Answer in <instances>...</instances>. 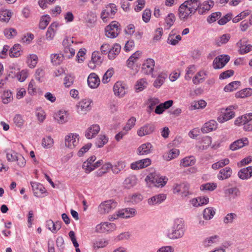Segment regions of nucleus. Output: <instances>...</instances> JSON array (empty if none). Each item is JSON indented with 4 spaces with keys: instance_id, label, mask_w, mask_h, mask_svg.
Segmentation results:
<instances>
[{
    "instance_id": "49",
    "label": "nucleus",
    "mask_w": 252,
    "mask_h": 252,
    "mask_svg": "<svg viewBox=\"0 0 252 252\" xmlns=\"http://www.w3.org/2000/svg\"><path fill=\"white\" fill-rule=\"evenodd\" d=\"M215 214V212L213 208H207L203 211V218L206 220H210L213 218Z\"/></svg>"
},
{
    "instance_id": "11",
    "label": "nucleus",
    "mask_w": 252,
    "mask_h": 252,
    "mask_svg": "<svg viewBox=\"0 0 252 252\" xmlns=\"http://www.w3.org/2000/svg\"><path fill=\"white\" fill-rule=\"evenodd\" d=\"M116 228L115 224L114 223L104 222L97 224L95 227L97 232L103 233L105 232L112 231Z\"/></svg>"
},
{
    "instance_id": "10",
    "label": "nucleus",
    "mask_w": 252,
    "mask_h": 252,
    "mask_svg": "<svg viewBox=\"0 0 252 252\" xmlns=\"http://www.w3.org/2000/svg\"><path fill=\"white\" fill-rule=\"evenodd\" d=\"M79 135L76 133H70L65 137V146L70 149L74 148L78 144Z\"/></svg>"
},
{
    "instance_id": "5",
    "label": "nucleus",
    "mask_w": 252,
    "mask_h": 252,
    "mask_svg": "<svg viewBox=\"0 0 252 252\" xmlns=\"http://www.w3.org/2000/svg\"><path fill=\"white\" fill-rule=\"evenodd\" d=\"M135 214V210L133 208H125L122 209L114 214L111 218V220L118 219L119 218L127 219L132 217Z\"/></svg>"
},
{
    "instance_id": "12",
    "label": "nucleus",
    "mask_w": 252,
    "mask_h": 252,
    "mask_svg": "<svg viewBox=\"0 0 252 252\" xmlns=\"http://www.w3.org/2000/svg\"><path fill=\"white\" fill-rule=\"evenodd\" d=\"M154 66V60L152 59H148L142 64L141 72L144 74H151L153 71Z\"/></svg>"
},
{
    "instance_id": "64",
    "label": "nucleus",
    "mask_w": 252,
    "mask_h": 252,
    "mask_svg": "<svg viewBox=\"0 0 252 252\" xmlns=\"http://www.w3.org/2000/svg\"><path fill=\"white\" fill-rule=\"evenodd\" d=\"M149 106L148 110V112H151L156 105H158L159 103V100L157 98H151L148 100Z\"/></svg>"
},
{
    "instance_id": "44",
    "label": "nucleus",
    "mask_w": 252,
    "mask_h": 252,
    "mask_svg": "<svg viewBox=\"0 0 252 252\" xmlns=\"http://www.w3.org/2000/svg\"><path fill=\"white\" fill-rule=\"evenodd\" d=\"M181 39L182 37L180 35H175L174 34L170 33L168 37L167 42L172 45H176Z\"/></svg>"
},
{
    "instance_id": "48",
    "label": "nucleus",
    "mask_w": 252,
    "mask_h": 252,
    "mask_svg": "<svg viewBox=\"0 0 252 252\" xmlns=\"http://www.w3.org/2000/svg\"><path fill=\"white\" fill-rule=\"evenodd\" d=\"M229 163V160L228 158H224L213 163L212 165V168L213 169H218L228 164Z\"/></svg>"
},
{
    "instance_id": "3",
    "label": "nucleus",
    "mask_w": 252,
    "mask_h": 252,
    "mask_svg": "<svg viewBox=\"0 0 252 252\" xmlns=\"http://www.w3.org/2000/svg\"><path fill=\"white\" fill-rule=\"evenodd\" d=\"M154 186L157 187H163L166 184L168 179L157 174H150L147 177Z\"/></svg>"
},
{
    "instance_id": "8",
    "label": "nucleus",
    "mask_w": 252,
    "mask_h": 252,
    "mask_svg": "<svg viewBox=\"0 0 252 252\" xmlns=\"http://www.w3.org/2000/svg\"><path fill=\"white\" fill-rule=\"evenodd\" d=\"M189 185L187 183H182L181 184H176L173 188V192L174 193H177L186 197L189 194Z\"/></svg>"
},
{
    "instance_id": "17",
    "label": "nucleus",
    "mask_w": 252,
    "mask_h": 252,
    "mask_svg": "<svg viewBox=\"0 0 252 252\" xmlns=\"http://www.w3.org/2000/svg\"><path fill=\"white\" fill-rule=\"evenodd\" d=\"M151 159L147 158L132 163L130 167L133 170H138L147 167L151 164Z\"/></svg>"
},
{
    "instance_id": "39",
    "label": "nucleus",
    "mask_w": 252,
    "mask_h": 252,
    "mask_svg": "<svg viewBox=\"0 0 252 252\" xmlns=\"http://www.w3.org/2000/svg\"><path fill=\"white\" fill-rule=\"evenodd\" d=\"M21 46L19 44H15L10 50L9 56L10 57L16 58L20 55Z\"/></svg>"
},
{
    "instance_id": "15",
    "label": "nucleus",
    "mask_w": 252,
    "mask_h": 252,
    "mask_svg": "<svg viewBox=\"0 0 252 252\" xmlns=\"http://www.w3.org/2000/svg\"><path fill=\"white\" fill-rule=\"evenodd\" d=\"M153 146L150 142H147L141 145L137 150V153L139 155H146L152 153Z\"/></svg>"
},
{
    "instance_id": "30",
    "label": "nucleus",
    "mask_w": 252,
    "mask_h": 252,
    "mask_svg": "<svg viewBox=\"0 0 252 252\" xmlns=\"http://www.w3.org/2000/svg\"><path fill=\"white\" fill-rule=\"evenodd\" d=\"M248 143V140L247 138H245L244 139H240L234 141L231 144H230V149L232 151H235L243 147Z\"/></svg>"
},
{
    "instance_id": "42",
    "label": "nucleus",
    "mask_w": 252,
    "mask_h": 252,
    "mask_svg": "<svg viewBox=\"0 0 252 252\" xmlns=\"http://www.w3.org/2000/svg\"><path fill=\"white\" fill-rule=\"evenodd\" d=\"M225 193L231 195L233 198H235L240 195V191L237 187H233L226 189Z\"/></svg>"
},
{
    "instance_id": "13",
    "label": "nucleus",
    "mask_w": 252,
    "mask_h": 252,
    "mask_svg": "<svg viewBox=\"0 0 252 252\" xmlns=\"http://www.w3.org/2000/svg\"><path fill=\"white\" fill-rule=\"evenodd\" d=\"M155 128V126L153 124H146L137 130V133L139 136L142 137L153 133Z\"/></svg>"
},
{
    "instance_id": "60",
    "label": "nucleus",
    "mask_w": 252,
    "mask_h": 252,
    "mask_svg": "<svg viewBox=\"0 0 252 252\" xmlns=\"http://www.w3.org/2000/svg\"><path fill=\"white\" fill-rule=\"evenodd\" d=\"M11 16V11L8 10H4L0 13V21L8 22Z\"/></svg>"
},
{
    "instance_id": "27",
    "label": "nucleus",
    "mask_w": 252,
    "mask_h": 252,
    "mask_svg": "<svg viewBox=\"0 0 252 252\" xmlns=\"http://www.w3.org/2000/svg\"><path fill=\"white\" fill-rule=\"evenodd\" d=\"M218 124L215 120H211L206 123L201 128V131L203 133H207L212 131L215 130L217 128Z\"/></svg>"
},
{
    "instance_id": "61",
    "label": "nucleus",
    "mask_w": 252,
    "mask_h": 252,
    "mask_svg": "<svg viewBox=\"0 0 252 252\" xmlns=\"http://www.w3.org/2000/svg\"><path fill=\"white\" fill-rule=\"evenodd\" d=\"M237 217V215L235 213H228L223 218V221L225 224L232 223Z\"/></svg>"
},
{
    "instance_id": "53",
    "label": "nucleus",
    "mask_w": 252,
    "mask_h": 252,
    "mask_svg": "<svg viewBox=\"0 0 252 252\" xmlns=\"http://www.w3.org/2000/svg\"><path fill=\"white\" fill-rule=\"evenodd\" d=\"M252 95V89L251 88H246L237 92L236 94L237 97L244 98L250 96Z\"/></svg>"
},
{
    "instance_id": "14",
    "label": "nucleus",
    "mask_w": 252,
    "mask_h": 252,
    "mask_svg": "<svg viewBox=\"0 0 252 252\" xmlns=\"http://www.w3.org/2000/svg\"><path fill=\"white\" fill-rule=\"evenodd\" d=\"M92 101L90 99H85L81 101L77 105V112L79 113H86L91 109Z\"/></svg>"
},
{
    "instance_id": "55",
    "label": "nucleus",
    "mask_w": 252,
    "mask_h": 252,
    "mask_svg": "<svg viewBox=\"0 0 252 252\" xmlns=\"http://www.w3.org/2000/svg\"><path fill=\"white\" fill-rule=\"evenodd\" d=\"M165 20V28L168 29L173 25L174 22L175 20V16L173 14L169 13L168 14Z\"/></svg>"
},
{
    "instance_id": "16",
    "label": "nucleus",
    "mask_w": 252,
    "mask_h": 252,
    "mask_svg": "<svg viewBox=\"0 0 252 252\" xmlns=\"http://www.w3.org/2000/svg\"><path fill=\"white\" fill-rule=\"evenodd\" d=\"M100 126L97 124H94L89 127L85 131V137L91 139L94 137L100 131Z\"/></svg>"
},
{
    "instance_id": "33",
    "label": "nucleus",
    "mask_w": 252,
    "mask_h": 252,
    "mask_svg": "<svg viewBox=\"0 0 252 252\" xmlns=\"http://www.w3.org/2000/svg\"><path fill=\"white\" fill-rule=\"evenodd\" d=\"M113 91L116 95L123 97L126 94L125 87L121 82L116 83L113 87Z\"/></svg>"
},
{
    "instance_id": "57",
    "label": "nucleus",
    "mask_w": 252,
    "mask_h": 252,
    "mask_svg": "<svg viewBox=\"0 0 252 252\" xmlns=\"http://www.w3.org/2000/svg\"><path fill=\"white\" fill-rule=\"evenodd\" d=\"M167 77V74H160L154 82V86L156 88H159L163 83L165 78Z\"/></svg>"
},
{
    "instance_id": "36",
    "label": "nucleus",
    "mask_w": 252,
    "mask_h": 252,
    "mask_svg": "<svg viewBox=\"0 0 252 252\" xmlns=\"http://www.w3.org/2000/svg\"><path fill=\"white\" fill-rule=\"evenodd\" d=\"M141 52L137 51L133 53L127 60V66L129 68H132L134 63L140 57Z\"/></svg>"
},
{
    "instance_id": "58",
    "label": "nucleus",
    "mask_w": 252,
    "mask_h": 252,
    "mask_svg": "<svg viewBox=\"0 0 252 252\" xmlns=\"http://www.w3.org/2000/svg\"><path fill=\"white\" fill-rule=\"evenodd\" d=\"M206 75V73L203 71H199L197 74L193 78L192 82L194 84H198L203 81L204 78H202L203 76Z\"/></svg>"
},
{
    "instance_id": "51",
    "label": "nucleus",
    "mask_w": 252,
    "mask_h": 252,
    "mask_svg": "<svg viewBox=\"0 0 252 252\" xmlns=\"http://www.w3.org/2000/svg\"><path fill=\"white\" fill-rule=\"evenodd\" d=\"M12 94L10 91H4L2 95V102L4 104H8L12 100Z\"/></svg>"
},
{
    "instance_id": "59",
    "label": "nucleus",
    "mask_w": 252,
    "mask_h": 252,
    "mask_svg": "<svg viewBox=\"0 0 252 252\" xmlns=\"http://www.w3.org/2000/svg\"><path fill=\"white\" fill-rule=\"evenodd\" d=\"M217 185L214 183H207L201 185L200 189L201 190L213 191L216 189Z\"/></svg>"
},
{
    "instance_id": "7",
    "label": "nucleus",
    "mask_w": 252,
    "mask_h": 252,
    "mask_svg": "<svg viewBox=\"0 0 252 252\" xmlns=\"http://www.w3.org/2000/svg\"><path fill=\"white\" fill-rule=\"evenodd\" d=\"M230 60V57L227 55H221L216 57L213 63L215 69H220L223 67Z\"/></svg>"
},
{
    "instance_id": "37",
    "label": "nucleus",
    "mask_w": 252,
    "mask_h": 252,
    "mask_svg": "<svg viewBox=\"0 0 252 252\" xmlns=\"http://www.w3.org/2000/svg\"><path fill=\"white\" fill-rule=\"evenodd\" d=\"M231 36L228 33L223 34L215 39V44L218 46H221L228 42L230 39Z\"/></svg>"
},
{
    "instance_id": "63",
    "label": "nucleus",
    "mask_w": 252,
    "mask_h": 252,
    "mask_svg": "<svg viewBox=\"0 0 252 252\" xmlns=\"http://www.w3.org/2000/svg\"><path fill=\"white\" fill-rule=\"evenodd\" d=\"M136 122V118L134 117H131L127 122L126 125L124 126L123 130L128 131L133 127Z\"/></svg>"
},
{
    "instance_id": "21",
    "label": "nucleus",
    "mask_w": 252,
    "mask_h": 252,
    "mask_svg": "<svg viewBox=\"0 0 252 252\" xmlns=\"http://www.w3.org/2000/svg\"><path fill=\"white\" fill-rule=\"evenodd\" d=\"M31 184L34 196L41 197V194L45 192V189L40 183L32 182Z\"/></svg>"
},
{
    "instance_id": "1",
    "label": "nucleus",
    "mask_w": 252,
    "mask_h": 252,
    "mask_svg": "<svg viewBox=\"0 0 252 252\" xmlns=\"http://www.w3.org/2000/svg\"><path fill=\"white\" fill-rule=\"evenodd\" d=\"M185 228L184 220L183 219H176L174 220L171 230L167 233V237L174 240L182 238L185 234Z\"/></svg>"
},
{
    "instance_id": "26",
    "label": "nucleus",
    "mask_w": 252,
    "mask_h": 252,
    "mask_svg": "<svg viewBox=\"0 0 252 252\" xmlns=\"http://www.w3.org/2000/svg\"><path fill=\"white\" fill-rule=\"evenodd\" d=\"M232 170L229 167H226L220 169L217 175V178L219 180L227 179L231 177Z\"/></svg>"
},
{
    "instance_id": "6",
    "label": "nucleus",
    "mask_w": 252,
    "mask_h": 252,
    "mask_svg": "<svg viewBox=\"0 0 252 252\" xmlns=\"http://www.w3.org/2000/svg\"><path fill=\"white\" fill-rule=\"evenodd\" d=\"M117 205V203L112 199L108 200L102 202L98 206V211L100 214L108 213Z\"/></svg>"
},
{
    "instance_id": "4",
    "label": "nucleus",
    "mask_w": 252,
    "mask_h": 252,
    "mask_svg": "<svg viewBox=\"0 0 252 252\" xmlns=\"http://www.w3.org/2000/svg\"><path fill=\"white\" fill-rule=\"evenodd\" d=\"M117 11L116 6L114 3H110L101 13V18L103 22H107V18H113Z\"/></svg>"
},
{
    "instance_id": "34",
    "label": "nucleus",
    "mask_w": 252,
    "mask_h": 252,
    "mask_svg": "<svg viewBox=\"0 0 252 252\" xmlns=\"http://www.w3.org/2000/svg\"><path fill=\"white\" fill-rule=\"evenodd\" d=\"M58 26L57 22L52 23L46 33V37L48 40H51L53 39L56 32V29Z\"/></svg>"
},
{
    "instance_id": "47",
    "label": "nucleus",
    "mask_w": 252,
    "mask_h": 252,
    "mask_svg": "<svg viewBox=\"0 0 252 252\" xmlns=\"http://www.w3.org/2000/svg\"><path fill=\"white\" fill-rule=\"evenodd\" d=\"M143 199L142 196L139 193H135L129 196L127 198V201L133 204H137L141 202Z\"/></svg>"
},
{
    "instance_id": "56",
    "label": "nucleus",
    "mask_w": 252,
    "mask_h": 252,
    "mask_svg": "<svg viewBox=\"0 0 252 252\" xmlns=\"http://www.w3.org/2000/svg\"><path fill=\"white\" fill-rule=\"evenodd\" d=\"M54 143L53 139L50 136H46L42 139V146L44 148H51Z\"/></svg>"
},
{
    "instance_id": "43",
    "label": "nucleus",
    "mask_w": 252,
    "mask_h": 252,
    "mask_svg": "<svg viewBox=\"0 0 252 252\" xmlns=\"http://www.w3.org/2000/svg\"><path fill=\"white\" fill-rule=\"evenodd\" d=\"M55 118L59 124H63L67 121V117L64 111H59L56 115Z\"/></svg>"
},
{
    "instance_id": "46",
    "label": "nucleus",
    "mask_w": 252,
    "mask_h": 252,
    "mask_svg": "<svg viewBox=\"0 0 252 252\" xmlns=\"http://www.w3.org/2000/svg\"><path fill=\"white\" fill-rule=\"evenodd\" d=\"M51 21V17L45 15L43 16L40 19L39 28L41 30H44Z\"/></svg>"
},
{
    "instance_id": "28",
    "label": "nucleus",
    "mask_w": 252,
    "mask_h": 252,
    "mask_svg": "<svg viewBox=\"0 0 252 252\" xmlns=\"http://www.w3.org/2000/svg\"><path fill=\"white\" fill-rule=\"evenodd\" d=\"M137 179L135 175H130L124 180L123 184L125 188L129 189L137 184Z\"/></svg>"
},
{
    "instance_id": "20",
    "label": "nucleus",
    "mask_w": 252,
    "mask_h": 252,
    "mask_svg": "<svg viewBox=\"0 0 252 252\" xmlns=\"http://www.w3.org/2000/svg\"><path fill=\"white\" fill-rule=\"evenodd\" d=\"M237 46L239 47L238 52L241 55L246 54L252 50V45L247 44L246 41L239 40L237 43Z\"/></svg>"
},
{
    "instance_id": "24",
    "label": "nucleus",
    "mask_w": 252,
    "mask_h": 252,
    "mask_svg": "<svg viewBox=\"0 0 252 252\" xmlns=\"http://www.w3.org/2000/svg\"><path fill=\"white\" fill-rule=\"evenodd\" d=\"M238 177L242 180H248L252 177V166L241 169L238 173Z\"/></svg>"
},
{
    "instance_id": "18",
    "label": "nucleus",
    "mask_w": 252,
    "mask_h": 252,
    "mask_svg": "<svg viewBox=\"0 0 252 252\" xmlns=\"http://www.w3.org/2000/svg\"><path fill=\"white\" fill-rule=\"evenodd\" d=\"M100 82L99 78L95 73H91L88 77V84L91 88H96L99 86Z\"/></svg>"
},
{
    "instance_id": "25",
    "label": "nucleus",
    "mask_w": 252,
    "mask_h": 252,
    "mask_svg": "<svg viewBox=\"0 0 252 252\" xmlns=\"http://www.w3.org/2000/svg\"><path fill=\"white\" fill-rule=\"evenodd\" d=\"M166 196L164 194H158L152 196L148 200V203L149 205H155L162 203L165 200Z\"/></svg>"
},
{
    "instance_id": "19",
    "label": "nucleus",
    "mask_w": 252,
    "mask_h": 252,
    "mask_svg": "<svg viewBox=\"0 0 252 252\" xmlns=\"http://www.w3.org/2000/svg\"><path fill=\"white\" fill-rule=\"evenodd\" d=\"M252 120V113H249L237 118L234 121V124L237 126H244L246 123L250 122Z\"/></svg>"
},
{
    "instance_id": "54",
    "label": "nucleus",
    "mask_w": 252,
    "mask_h": 252,
    "mask_svg": "<svg viewBox=\"0 0 252 252\" xmlns=\"http://www.w3.org/2000/svg\"><path fill=\"white\" fill-rule=\"evenodd\" d=\"M37 61L38 57L34 54L31 55L27 59L29 66L31 68H34L36 66Z\"/></svg>"
},
{
    "instance_id": "22",
    "label": "nucleus",
    "mask_w": 252,
    "mask_h": 252,
    "mask_svg": "<svg viewBox=\"0 0 252 252\" xmlns=\"http://www.w3.org/2000/svg\"><path fill=\"white\" fill-rule=\"evenodd\" d=\"M193 14L191 10L185 4H182L179 8V16L180 19L185 20Z\"/></svg>"
},
{
    "instance_id": "9",
    "label": "nucleus",
    "mask_w": 252,
    "mask_h": 252,
    "mask_svg": "<svg viewBox=\"0 0 252 252\" xmlns=\"http://www.w3.org/2000/svg\"><path fill=\"white\" fill-rule=\"evenodd\" d=\"M234 108V107L233 106H229L227 107L224 112H222V116L218 117V121L220 123H223L234 117L235 113L233 111Z\"/></svg>"
},
{
    "instance_id": "52",
    "label": "nucleus",
    "mask_w": 252,
    "mask_h": 252,
    "mask_svg": "<svg viewBox=\"0 0 252 252\" xmlns=\"http://www.w3.org/2000/svg\"><path fill=\"white\" fill-rule=\"evenodd\" d=\"M13 122L17 127H22L24 123L23 116L20 114H16L13 118Z\"/></svg>"
},
{
    "instance_id": "41",
    "label": "nucleus",
    "mask_w": 252,
    "mask_h": 252,
    "mask_svg": "<svg viewBox=\"0 0 252 252\" xmlns=\"http://www.w3.org/2000/svg\"><path fill=\"white\" fill-rule=\"evenodd\" d=\"M148 85V83L144 78H141L139 79L135 85V89L136 92H139L142 91L145 89Z\"/></svg>"
},
{
    "instance_id": "40",
    "label": "nucleus",
    "mask_w": 252,
    "mask_h": 252,
    "mask_svg": "<svg viewBox=\"0 0 252 252\" xmlns=\"http://www.w3.org/2000/svg\"><path fill=\"white\" fill-rule=\"evenodd\" d=\"M52 63L55 65H59L63 60L64 57L62 54H53L50 56Z\"/></svg>"
},
{
    "instance_id": "23",
    "label": "nucleus",
    "mask_w": 252,
    "mask_h": 252,
    "mask_svg": "<svg viewBox=\"0 0 252 252\" xmlns=\"http://www.w3.org/2000/svg\"><path fill=\"white\" fill-rule=\"evenodd\" d=\"M173 104V101L172 100H169L165 101L163 103H161L157 105L155 110V112L157 114H161L165 111V110L168 109Z\"/></svg>"
},
{
    "instance_id": "32",
    "label": "nucleus",
    "mask_w": 252,
    "mask_h": 252,
    "mask_svg": "<svg viewBox=\"0 0 252 252\" xmlns=\"http://www.w3.org/2000/svg\"><path fill=\"white\" fill-rule=\"evenodd\" d=\"M183 4H185L193 14L198 11L200 2L198 0H187Z\"/></svg>"
},
{
    "instance_id": "2",
    "label": "nucleus",
    "mask_w": 252,
    "mask_h": 252,
    "mask_svg": "<svg viewBox=\"0 0 252 252\" xmlns=\"http://www.w3.org/2000/svg\"><path fill=\"white\" fill-rule=\"evenodd\" d=\"M105 34L109 38L116 37L121 31L120 24L116 21H113L105 29Z\"/></svg>"
},
{
    "instance_id": "31",
    "label": "nucleus",
    "mask_w": 252,
    "mask_h": 252,
    "mask_svg": "<svg viewBox=\"0 0 252 252\" xmlns=\"http://www.w3.org/2000/svg\"><path fill=\"white\" fill-rule=\"evenodd\" d=\"M121 49L120 45L115 43L113 47H110V50H109L108 57L110 60L114 59L120 53Z\"/></svg>"
},
{
    "instance_id": "50",
    "label": "nucleus",
    "mask_w": 252,
    "mask_h": 252,
    "mask_svg": "<svg viewBox=\"0 0 252 252\" xmlns=\"http://www.w3.org/2000/svg\"><path fill=\"white\" fill-rule=\"evenodd\" d=\"M108 141V138L104 135H100L99 137L96 139L95 145L97 148L102 147Z\"/></svg>"
},
{
    "instance_id": "35",
    "label": "nucleus",
    "mask_w": 252,
    "mask_h": 252,
    "mask_svg": "<svg viewBox=\"0 0 252 252\" xmlns=\"http://www.w3.org/2000/svg\"><path fill=\"white\" fill-rule=\"evenodd\" d=\"M209 198L205 196L198 197L192 200V204L195 207L201 206L208 204Z\"/></svg>"
},
{
    "instance_id": "45",
    "label": "nucleus",
    "mask_w": 252,
    "mask_h": 252,
    "mask_svg": "<svg viewBox=\"0 0 252 252\" xmlns=\"http://www.w3.org/2000/svg\"><path fill=\"white\" fill-rule=\"evenodd\" d=\"M240 85V81H233L224 87V91L226 92H232L236 90Z\"/></svg>"
},
{
    "instance_id": "29",
    "label": "nucleus",
    "mask_w": 252,
    "mask_h": 252,
    "mask_svg": "<svg viewBox=\"0 0 252 252\" xmlns=\"http://www.w3.org/2000/svg\"><path fill=\"white\" fill-rule=\"evenodd\" d=\"M214 5V2L210 0L205 1L202 5H199L198 12L199 14H203L206 11L209 10Z\"/></svg>"
},
{
    "instance_id": "38",
    "label": "nucleus",
    "mask_w": 252,
    "mask_h": 252,
    "mask_svg": "<svg viewBox=\"0 0 252 252\" xmlns=\"http://www.w3.org/2000/svg\"><path fill=\"white\" fill-rule=\"evenodd\" d=\"M195 162L196 160L195 158L193 156H189L182 159L180 165L183 167H188L194 165Z\"/></svg>"
},
{
    "instance_id": "62",
    "label": "nucleus",
    "mask_w": 252,
    "mask_h": 252,
    "mask_svg": "<svg viewBox=\"0 0 252 252\" xmlns=\"http://www.w3.org/2000/svg\"><path fill=\"white\" fill-rule=\"evenodd\" d=\"M219 240V236L218 235H214L208 238H207L204 241V245L205 247H209L211 244L216 243Z\"/></svg>"
}]
</instances>
